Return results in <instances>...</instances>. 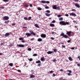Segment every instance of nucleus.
Wrapping results in <instances>:
<instances>
[{"label": "nucleus", "mask_w": 80, "mask_h": 80, "mask_svg": "<svg viewBox=\"0 0 80 80\" xmlns=\"http://www.w3.org/2000/svg\"><path fill=\"white\" fill-rule=\"evenodd\" d=\"M18 46L19 47H21L22 48H23L24 47V45H23V44H19L18 45Z\"/></svg>", "instance_id": "obj_9"}, {"label": "nucleus", "mask_w": 80, "mask_h": 80, "mask_svg": "<svg viewBox=\"0 0 80 80\" xmlns=\"http://www.w3.org/2000/svg\"><path fill=\"white\" fill-rule=\"evenodd\" d=\"M0 8H1V9H4V8H5V7H0Z\"/></svg>", "instance_id": "obj_41"}, {"label": "nucleus", "mask_w": 80, "mask_h": 80, "mask_svg": "<svg viewBox=\"0 0 80 80\" xmlns=\"http://www.w3.org/2000/svg\"><path fill=\"white\" fill-rule=\"evenodd\" d=\"M75 7H77L78 8H79L80 7V5H79V4L77 3L75 4Z\"/></svg>", "instance_id": "obj_8"}, {"label": "nucleus", "mask_w": 80, "mask_h": 80, "mask_svg": "<svg viewBox=\"0 0 80 80\" xmlns=\"http://www.w3.org/2000/svg\"><path fill=\"white\" fill-rule=\"evenodd\" d=\"M63 70V69H61L60 70V72H62Z\"/></svg>", "instance_id": "obj_60"}, {"label": "nucleus", "mask_w": 80, "mask_h": 80, "mask_svg": "<svg viewBox=\"0 0 80 80\" xmlns=\"http://www.w3.org/2000/svg\"><path fill=\"white\" fill-rule=\"evenodd\" d=\"M68 59L69 60H72V58L71 57H69L68 58Z\"/></svg>", "instance_id": "obj_28"}, {"label": "nucleus", "mask_w": 80, "mask_h": 80, "mask_svg": "<svg viewBox=\"0 0 80 80\" xmlns=\"http://www.w3.org/2000/svg\"><path fill=\"white\" fill-rule=\"evenodd\" d=\"M29 32H30V33H31V35H34V36L36 35V34H35V33H34V32H33L32 31H29Z\"/></svg>", "instance_id": "obj_5"}, {"label": "nucleus", "mask_w": 80, "mask_h": 80, "mask_svg": "<svg viewBox=\"0 0 80 80\" xmlns=\"http://www.w3.org/2000/svg\"><path fill=\"white\" fill-rule=\"evenodd\" d=\"M53 51L54 52H57V49H54L53 50Z\"/></svg>", "instance_id": "obj_46"}, {"label": "nucleus", "mask_w": 80, "mask_h": 80, "mask_svg": "<svg viewBox=\"0 0 80 80\" xmlns=\"http://www.w3.org/2000/svg\"><path fill=\"white\" fill-rule=\"evenodd\" d=\"M67 75L69 76H70V75H71V74H70V73H67Z\"/></svg>", "instance_id": "obj_45"}, {"label": "nucleus", "mask_w": 80, "mask_h": 80, "mask_svg": "<svg viewBox=\"0 0 80 80\" xmlns=\"http://www.w3.org/2000/svg\"><path fill=\"white\" fill-rule=\"evenodd\" d=\"M52 23H55V20H54L52 21Z\"/></svg>", "instance_id": "obj_44"}, {"label": "nucleus", "mask_w": 80, "mask_h": 80, "mask_svg": "<svg viewBox=\"0 0 80 80\" xmlns=\"http://www.w3.org/2000/svg\"><path fill=\"white\" fill-rule=\"evenodd\" d=\"M36 63H41V62H40V61L39 60H38L37 61H36Z\"/></svg>", "instance_id": "obj_23"}, {"label": "nucleus", "mask_w": 80, "mask_h": 80, "mask_svg": "<svg viewBox=\"0 0 80 80\" xmlns=\"http://www.w3.org/2000/svg\"><path fill=\"white\" fill-rule=\"evenodd\" d=\"M10 35V33L9 32H7L5 33V37H8Z\"/></svg>", "instance_id": "obj_10"}, {"label": "nucleus", "mask_w": 80, "mask_h": 80, "mask_svg": "<svg viewBox=\"0 0 80 80\" xmlns=\"http://www.w3.org/2000/svg\"><path fill=\"white\" fill-rule=\"evenodd\" d=\"M70 16H73L74 17H76L77 15L75 13H72L70 14Z\"/></svg>", "instance_id": "obj_7"}, {"label": "nucleus", "mask_w": 80, "mask_h": 80, "mask_svg": "<svg viewBox=\"0 0 80 80\" xmlns=\"http://www.w3.org/2000/svg\"><path fill=\"white\" fill-rule=\"evenodd\" d=\"M63 18H59V20L60 21V20H63Z\"/></svg>", "instance_id": "obj_32"}, {"label": "nucleus", "mask_w": 80, "mask_h": 80, "mask_svg": "<svg viewBox=\"0 0 80 80\" xmlns=\"http://www.w3.org/2000/svg\"><path fill=\"white\" fill-rule=\"evenodd\" d=\"M52 8L53 9H57V6L56 5H54L52 6Z\"/></svg>", "instance_id": "obj_13"}, {"label": "nucleus", "mask_w": 80, "mask_h": 80, "mask_svg": "<svg viewBox=\"0 0 80 80\" xmlns=\"http://www.w3.org/2000/svg\"><path fill=\"white\" fill-rule=\"evenodd\" d=\"M9 21L8 20L7 21H6L4 22L5 23H9Z\"/></svg>", "instance_id": "obj_33"}, {"label": "nucleus", "mask_w": 80, "mask_h": 80, "mask_svg": "<svg viewBox=\"0 0 80 80\" xmlns=\"http://www.w3.org/2000/svg\"><path fill=\"white\" fill-rule=\"evenodd\" d=\"M25 7H28V5L25 4V5H24Z\"/></svg>", "instance_id": "obj_38"}, {"label": "nucleus", "mask_w": 80, "mask_h": 80, "mask_svg": "<svg viewBox=\"0 0 80 80\" xmlns=\"http://www.w3.org/2000/svg\"><path fill=\"white\" fill-rule=\"evenodd\" d=\"M37 54H34L33 55V56L34 57H35L36 56H37Z\"/></svg>", "instance_id": "obj_39"}, {"label": "nucleus", "mask_w": 80, "mask_h": 80, "mask_svg": "<svg viewBox=\"0 0 80 80\" xmlns=\"http://www.w3.org/2000/svg\"><path fill=\"white\" fill-rule=\"evenodd\" d=\"M65 16L66 17H68V14H66L65 15Z\"/></svg>", "instance_id": "obj_51"}, {"label": "nucleus", "mask_w": 80, "mask_h": 80, "mask_svg": "<svg viewBox=\"0 0 80 80\" xmlns=\"http://www.w3.org/2000/svg\"><path fill=\"white\" fill-rule=\"evenodd\" d=\"M29 60H33V59L31 58L29 59Z\"/></svg>", "instance_id": "obj_62"}, {"label": "nucleus", "mask_w": 80, "mask_h": 80, "mask_svg": "<svg viewBox=\"0 0 80 80\" xmlns=\"http://www.w3.org/2000/svg\"><path fill=\"white\" fill-rule=\"evenodd\" d=\"M72 32L71 31H69L68 32H67V34L69 36V37H71V33Z\"/></svg>", "instance_id": "obj_4"}, {"label": "nucleus", "mask_w": 80, "mask_h": 80, "mask_svg": "<svg viewBox=\"0 0 80 80\" xmlns=\"http://www.w3.org/2000/svg\"><path fill=\"white\" fill-rule=\"evenodd\" d=\"M41 3H50V2L48 1H42Z\"/></svg>", "instance_id": "obj_3"}, {"label": "nucleus", "mask_w": 80, "mask_h": 80, "mask_svg": "<svg viewBox=\"0 0 80 80\" xmlns=\"http://www.w3.org/2000/svg\"><path fill=\"white\" fill-rule=\"evenodd\" d=\"M45 15H46V16H47V17H50V15H51V14H48V13H45Z\"/></svg>", "instance_id": "obj_16"}, {"label": "nucleus", "mask_w": 80, "mask_h": 80, "mask_svg": "<svg viewBox=\"0 0 80 80\" xmlns=\"http://www.w3.org/2000/svg\"><path fill=\"white\" fill-rule=\"evenodd\" d=\"M50 27H54V26H55V25H54V24H50Z\"/></svg>", "instance_id": "obj_19"}, {"label": "nucleus", "mask_w": 80, "mask_h": 80, "mask_svg": "<svg viewBox=\"0 0 80 80\" xmlns=\"http://www.w3.org/2000/svg\"><path fill=\"white\" fill-rule=\"evenodd\" d=\"M62 47H63V48H65V46L64 45H62Z\"/></svg>", "instance_id": "obj_50"}, {"label": "nucleus", "mask_w": 80, "mask_h": 80, "mask_svg": "<svg viewBox=\"0 0 80 80\" xmlns=\"http://www.w3.org/2000/svg\"><path fill=\"white\" fill-rule=\"evenodd\" d=\"M64 35H65V34H64V33H62L61 34V36H63V37H64Z\"/></svg>", "instance_id": "obj_35"}, {"label": "nucleus", "mask_w": 80, "mask_h": 80, "mask_svg": "<svg viewBox=\"0 0 80 80\" xmlns=\"http://www.w3.org/2000/svg\"><path fill=\"white\" fill-rule=\"evenodd\" d=\"M4 44H5V42H3V43H1L0 45H1V46H2V45H4Z\"/></svg>", "instance_id": "obj_31"}, {"label": "nucleus", "mask_w": 80, "mask_h": 80, "mask_svg": "<svg viewBox=\"0 0 80 80\" xmlns=\"http://www.w3.org/2000/svg\"><path fill=\"white\" fill-rule=\"evenodd\" d=\"M63 37H64L65 38H68V37H67V35H65Z\"/></svg>", "instance_id": "obj_24"}, {"label": "nucleus", "mask_w": 80, "mask_h": 80, "mask_svg": "<svg viewBox=\"0 0 80 80\" xmlns=\"http://www.w3.org/2000/svg\"><path fill=\"white\" fill-rule=\"evenodd\" d=\"M2 1H3L4 2H8L9 0H2Z\"/></svg>", "instance_id": "obj_21"}, {"label": "nucleus", "mask_w": 80, "mask_h": 80, "mask_svg": "<svg viewBox=\"0 0 80 80\" xmlns=\"http://www.w3.org/2000/svg\"><path fill=\"white\" fill-rule=\"evenodd\" d=\"M28 51H31L32 50V49H31V48H29L28 49Z\"/></svg>", "instance_id": "obj_36"}, {"label": "nucleus", "mask_w": 80, "mask_h": 80, "mask_svg": "<svg viewBox=\"0 0 80 80\" xmlns=\"http://www.w3.org/2000/svg\"><path fill=\"white\" fill-rule=\"evenodd\" d=\"M60 25L62 24V25H69V22H65L64 21H61L59 22Z\"/></svg>", "instance_id": "obj_1"}, {"label": "nucleus", "mask_w": 80, "mask_h": 80, "mask_svg": "<svg viewBox=\"0 0 80 80\" xmlns=\"http://www.w3.org/2000/svg\"><path fill=\"white\" fill-rule=\"evenodd\" d=\"M12 25H15V23H12Z\"/></svg>", "instance_id": "obj_61"}, {"label": "nucleus", "mask_w": 80, "mask_h": 80, "mask_svg": "<svg viewBox=\"0 0 80 80\" xmlns=\"http://www.w3.org/2000/svg\"><path fill=\"white\" fill-rule=\"evenodd\" d=\"M68 72H69V73H72V71L71 70H68Z\"/></svg>", "instance_id": "obj_34"}, {"label": "nucleus", "mask_w": 80, "mask_h": 80, "mask_svg": "<svg viewBox=\"0 0 80 80\" xmlns=\"http://www.w3.org/2000/svg\"><path fill=\"white\" fill-rule=\"evenodd\" d=\"M4 20H7L9 19V17L8 16H4L3 18Z\"/></svg>", "instance_id": "obj_2"}, {"label": "nucleus", "mask_w": 80, "mask_h": 80, "mask_svg": "<svg viewBox=\"0 0 80 80\" xmlns=\"http://www.w3.org/2000/svg\"><path fill=\"white\" fill-rule=\"evenodd\" d=\"M51 39H52V40H54V38H53L52 37L51 38Z\"/></svg>", "instance_id": "obj_64"}, {"label": "nucleus", "mask_w": 80, "mask_h": 80, "mask_svg": "<svg viewBox=\"0 0 80 80\" xmlns=\"http://www.w3.org/2000/svg\"><path fill=\"white\" fill-rule=\"evenodd\" d=\"M37 9L38 10H39V11L42 10V8H40V7L38 8Z\"/></svg>", "instance_id": "obj_18"}, {"label": "nucleus", "mask_w": 80, "mask_h": 80, "mask_svg": "<svg viewBox=\"0 0 80 80\" xmlns=\"http://www.w3.org/2000/svg\"><path fill=\"white\" fill-rule=\"evenodd\" d=\"M46 12H47V13H50V11L48 10L46 11Z\"/></svg>", "instance_id": "obj_30"}, {"label": "nucleus", "mask_w": 80, "mask_h": 80, "mask_svg": "<svg viewBox=\"0 0 80 80\" xmlns=\"http://www.w3.org/2000/svg\"><path fill=\"white\" fill-rule=\"evenodd\" d=\"M41 60H45V58L43 57H42L41 58Z\"/></svg>", "instance_id": "obj_26"}, {"label": "nucleus", "mask_w": 80, "mask_h": 80, "mask_svg": "<svg viewBox=\"0 0 80 80\" xmlns=\"http://www.w3.org/2000/svg\"><path fill=\"white\" fill-rule=\"evenodd\" d=\"M77 65L78 66V67H80V64L78 63L77 64Z\"/></svg>", "instance_id": "obj_47"}, {"label": "nucleus", "mask_w": 80, "mask_h": 80, "mask_svg": "<svg viewBox=\"0 0 80 80\" xmlns=\"http://www.w3.org/2000/svg\"><path fill=\"white\" fill-rule=\"evenodd\" d=\"M24 20H28V18H27V17H25L24 18Z\"/></svg>", "instance_id": "obj_25"}, {"label": "nucleus", "mask_w": 80, "mask_h": 80, "mask_svg": "<svg viewBox=\"0 0 80 80\" xmlns=\"http://www.w3.org/2000/svg\"><path fill=\"white\" fill-rule=\"evenodd\" d=\"M34 26L37 28H40V27L38 26V25L37 24H34Z\"/></svg>", "instance_id": "obj_14"}, {"label": "nucleus", "mask_w": 80, "mask_h": 80, "mask_svg": "<svg viewBox=\"0 0 80 80\" xmlns=\"http://www.w3.org/2000/svg\"><path fill=\"white\" fill-rule=\"evenodd\" d=\"M41 37L42 38H45V37H46V35L45 34H42L41 35Z\"/></svg>", "instance_id": "obj_6"}, {"label": "nucleus", "mask_w": 80, "mask_h": 80, "mask_svg": "<svg viewBox=\"0 0 80 80\" xmlns=\"http://www.w3.org/2000/svg\"><path fill=\"white\" fill-rule=\"evenodd\" d=\"M71 49H72V50H74V48H71Z\"/></svg>", "instance_id": "obj_58"}, {"label": "nucleus", "mask_w": 80, "mask_h": 80, "mask_svg": "<svg viewBox=\"0 0 80 80\" xmlns=\"http://www.w3.org/2000/svg\"><path fill=\"white\" fill-rule=\"evenodd\" d=\"M52 75H53V77H55V76L56 75H55V74L53 73L52 74Z\"/></svg>", "instance_id": "obj_52"}, {"label": "nucleus", "mask_w": 80, "mask_h": 80, "mask_svg": "<svg viewBox=\"0 0 80 80\" xmlns=\"http://www.w3.org/2000/svg\"><path fill=\"white\" fill-rule=\"evenodd\" d=\"M25 41L22 40V43H25Z\"/></svg>", "instance_id": "obj_59"}, {"label": "nucleus", "mask_w": 80, "mask_h": 80, "mask_svg": "<svg viewBox=\"0 0 80 80\" xmlns=\"http://www.w3.org/2000/svg\"><path fill=\"white\" fill-rule=\"evenodd\" d=\"M70 42H71V40H69L67 41L68 43H70Z\"/></svg>", "instance_id": "obj_49"}, {"label": "nucleus", "mask_w": 80, "mask_h": 80, "mask_svg": "<svg viewBox=\"0 0 80 80\" xmlns=\"http://www.w3.org/2000/svg\"><path fill=\"white\" fill-rule=\"evenodd\" d=\"M23 40V38H19V40Z\"/></svg>", "instance_id": "obj_22"}, {"label": "nucleus", "mask_w": 80, "mask_h": 80, "mask_svg": "<svg viewBox=\"0 0 80 80\" xmlns=\"http://www.w3.org/2000/svg\"><path fill=\"white\" fill-rule=\"evenodd\" d=\"M13 46V45L12 44H10L9 45V47H12Z\"/></svg>", "instance_id": "obj_54"}, {"label": "nucleus", "mask_w": 80, "mask_h": 80, "mask_svg": "<svg viewBox=\"0 0 80 80\" xmlns=\"http://www.w3.org/2000/svg\"><path fill=\"white\" fill-rule=\"evenodd\" d=\"M57 8L58 10H60V7H57Z\"/></svg>", "instance_id": "obj_27"}, {"label": "nucleus", "mask_w": 80, "mask_h": 80, "mask_svg": "<svg viewBox=\"0 0 80 80\" xmlns=\"http://www.w3.org/2000/svg\"><path fill=\"white\" fill-rule=\"evenodd\" d=\"M78 58H79V60H80V57L78 56Z\"/></svg>", "instance_id": "obj_63"}, {"label": "nucleus", "mask_w": 80, "mask_h": 80, "mask_svg": "<svg viewBox=\"0 0 80 80\" xmlns=\"http://www.w3.org/2000/svg\"><path fill=\"white\" fill-rule=\"evenodd\" d=\"M35 76L33 75H32L30 76V78H35Z\"/></svg>", "instance_id": "obj_15"}, {"label": "nucleus", "mask_w": 80, "mask_h": 80, "mask_svg": "<svg viewBox=\"0 0 80 80\" xmlns=\"http://www.w3.org/2000/svg\"><path fill=\"white\" fill-rule=\"evenodd\" d=\"M79 0H74V2H78Z\"/></svg>", "instance_id": "obj_56"}, {"label": "nucleus", "mask_w": 80, "mask_h": 80, "mask_svg": "<svg viewBox=\"0 0 80 80\" xmlns=\"http://www.w3.org/2000/svg\"><path fill=\"white\" fill-rule=\"evenodd\" d=\"M17 71H18V72H19V73H21V70H17Z\"/></svg>", "instance_id": "obj_43"}, {"label": "nucleus", "mask_w": 80, "mask_h": 80, "mask_svg": "<svg viewBox=\"0 0 80 80\" xmlns=\"http://www.w3.org/2000/svg\"><path fill=\"white\" fill-rule=\"evenodd\" d=\"M61 16H62V15H61L60 14H59V15H58V17H60Z\"/></svg>", "instance_id": "obj_48"}, {"label": "nucleus", "mask_w": 80, "mask_h": 80, "mask_svg": "<svg viewBox=\"0 0 80 80\" xmlns=\"http://www.w3.org/2000/svg\"><path fill=\"white\" fill-rule=\"evenodd\" d=\"M29 6H30V7H33V6L32 4H30L29 5Z\"/></svg>", "instance_id": "obj_53"}, {"label": "nucleus", "mask_w": 80, "mask_h": 80, "mask_svg": "<svg viewBox=\"0 0 80 80\" xmlns=\"http://www.w3.org/2000/svg\"><path fill=\"white\" fill-rule=\"evenodd\" d=\"M38 42H42V39L41 38L38 39Z\"/></svg>", "instance_id": "obj_17"}, {"label": "nucleus", "mask_w": 80, "mask_h": 80, "mask_svg": "<svg viewBox=\"0 0 80 80\" xmlns=\"http://www.w3.org/2000/svg\"><path fill=\"white\" fill-rule=\"evenodd\" d=\"M32 19V17H29L28 18V20H31V19Z\"/></svg>", "instance_id": "obj_40"}, {"label": "nucleus", "mask_w": 80, "mask_h": 80, "mask_svg": "<svg viewBox=\"0 0 80 80\" xmlns=\"http://www.w3.org/2000/svg\"><path fill=\"white\" fill-rule=\"evenodd\" d=\"M53 71H51L48 72V73H53Z\"/></svg>", "instance_id": "obj_29"}, {"label": "nucleus", "mask_w": 80, "mask_h": 80, "mask_svg": "<svg viewBox=\"0 0 80 80\" xmlns=\"http://www.w3.org/2000/svg\"><path fill=\"white\" fill-rule=\"evenodd\" d=\"M72 11H76V10H75V9H72Z\"/></svg>", "instance_id": "obj_55"}, {"label": "nucleus", "mask_w": 80, "mask_h": 80, "mask_svg": "<svg viewBox=\"0 0 80 80\" xmlns=\"http://www.w3.org/2000/svg\"><path fill=\"white\" fill-rule=\"evenodd\" d=\"M34 40V38H32V39H31V41H32V40Z\"/></svg>", "instance_id": "obj_57"}, {"label": "nucleus", "mask_w": 80, "mask_h": 80, "mask_svg": "<svg viewBox=\"0 0 80 80\" xmlns=\"http://www.w3.org/2000/svg\"><path fill=\"white\" fill-rule=\"evenodd\" d=\"M38 67H40L41 66V63H38Z\"/></svg>", "instance_id": "obj_37"}, {"label": "nucleus", "mask_w": 80, "mask_h": 80, "mask_svg": "<svg viewBox=\"0 0 80 80\" xmlns=\"http://www.w3.org/2000/svg\"><path fill=\"white\" fill-rule=\"evenodd\" d=\"M52 53H53V52L49 51L47 52L48 54H52Z\"/></svg>", "instance_id": "obj_12"}, {"label": "nucleus", "mask_w": 80, "mask_h": 80, "mask_svg": "<svg viewBox=\"0 0 80 80\" xmlns=\"http://www.w3.org/2000/svg\"><path fill=\"white\" fill-rule=\"evenodd\" d=\"M26 35H27V37H30L31 35V34L29 33L28 32H27L26 33Z\"/></svg>", "instance_id": "obj_11"}, {"label": "nucleus", "mask_w": 80, "mask_h": 80, "mask_svg": "<svg viewBox=\"0 0 80 80\" xmlns=\"http://www.w3.org/2000/svg\"><path fill=\"white\" fill-rule=\"evenodd\" d=\"M9 66H10V67H12L13 65L12 63H10L9 64Z\"/></svg>", "instance_id": "obj_20"}, {"label": "nucleus", "mask_w": 80, "mask_h": 80, "mask_svg": "<svg viewBox=\"0 0 80 80\" xmlns=\"http://www.w3.org/2000/svg\"><path fill=\"white\" fill-rule=\"evenodd\" d=\"M46 9H48V8H49L48 6H46L45 7Z\"/></svg>", "instance_id": "obj_42"}]
</instances>
